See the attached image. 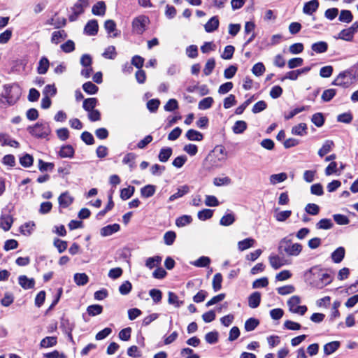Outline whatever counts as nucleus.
Listing matches in <instances>:
<instances>
[{
	"mask_svg": "<svg viewBox=\"0 0 358 358\" xmlns=\"http://www.w3.org/2000/svg\"><path fill=\"white\" fill-rule=\"evenodd\" d=\"M306 280L313 287L321 289L331 282V278L319 266H313L304 273Z\"/></svg>",
	"mask_w": 358,
	"mask_h": 358,
	"instance_id": "1",
	"label": "nucleus"
},
{
	"mask_svg": "<svg viewBox=\"0 0 358 358\" xmlns=\"http://www.w3.org/2000/svg\"><path fill=\"white\" fill-rule=\"evenodd\" d=\"M21 89L15 84L5 85L3 92L1 94L0 103L2 106L14 105L21 96Z\"/></svg>",
	"mask_w": 358,
	"mask_h": 358,
	"instance_id": "2",
	"label": "nucleus"
},
{
	"mask_svg": "<svg viewBox=\"0 0 358 358\" xmlns=\"http://www.w3.org/2000/svg\"><path fill=\"white\" fill-rule=\"evenodd\" d=\"M303 249L302 245L299 243H293L289 237H285L280 240L278 245V251L282 255L290 257H297Z\"/></svg>",
	"mask_w": 358,
	"mask_h": 358,
	"instance_id": "3",
	"label": "nucleus"
},
{
	"mask_svg": "<svg viewBox=\"0 0 358 358\" xmlns=\"http://www.w3.org/2000/svg\"><path fill=\"white\" fill-rule=\"evenodd\" d=\"M28 132L36 138H48L52 130L48 122H38L27 127Z\"/></svg>",
	"mask_w": 358,
	"mask_h": 358,
	"instance_id": "4",
	"label": "nucleus"
},
{
	"mask_svg": "<svg viewBox=\"0 0 358 358\" xmlns=\"http://www.w3.org/2000/svg\"><path fill=\"white\" fill-rule=\"evenodd\" d=\"M301 299L298 296H292L287 301V306L289 310L292 313L303 315L307 311V307L306 306H300Z\"/></svg>",
	"mask_w": 358,
	"mask_h": 358,
	"instance_id": "5",
	"label": "nucleus"
},
{
	"mask_svg": "<svg viewBox=\"0 0 358 358\" xmlns=\"http://www.w3.org/2000/svg\"><path fill=\"white\" fill-rule=\"evenodd\" d=\"M150 22L147 16L139 15L135 17L132 22L133 31L137 34H142L146 29V27Z\"/></svg>",
	"mask_w": 358,
	"mask_h": 358,
	"instance_id": "6",
	"label": "nucleus"
},
{
	"mask_svg": "<svg viewBox=\"0 0 358 358\" xmlns=\"http://www.w3.org/2000/svg\"><path fill=\"white\" fill-rule=\"evenodd\" d=\"M210 157H214L215 159L213 162V165L216 167L220 166L224 163L227 158V152L222 145L216 146L213 151V155H210Z\"/></svg>",
	"mask_w": 358,
	"mask_h": 358,
	"instance_id": "7",
	"label": "nucleus"
},
{
	"mask_svg": "<svg viewBox=\"0 0 358 358\" xmlns=\"http://www.w3.org/2000/svg\"><path fill=\"white\" fill-rule=\"evenodd\" d=\"M352 73L349 71H343L336 77L332 85L343 87H348L352 83Z\"/></svg>",
	"mask_w": 358,
	"mask_h": 358,
	"instance_id": "8",
	"label": "nucleus"
},
{
	"mask_svg": "<svg viewBox=\"0 0 358 358\" xmlns=\"http://www.w3.org/2000/svg\"><path fill=\"white\" fill-rule=\"evenodd\" d=\"M120 229L118 224H113L102 227L100 230V234L103 237H106L113 235L117 232Z\"/></svg>",
	"mask_w": 358,
	"mask_h": 358,
	"instance_id": "9",
	"label": "nucleus"
},
{
	"mask_svg": "<svg viewBox=\"0 0 358 358\" xmlns=\"http://www.w3.org/2000/svg\"><path fill=\"white\" fill-rule=\"evenodd\" d=\"M190 191L189 187L187 185H184L182 186H180L177 189V192L170 196L169 198V201L172 202L175 201L176 199H180L185 196V194H188Z\"/></svg>",
	"mask_w": 358,
	"mask_h": 358,
	"instance_id": "10",
	"label": "nucleus"
},
{
	"mask_svg": "<svg viewBox=\"0 0 358 358\" xmlns=\"http://www.w3.org/2000/svg\"><path fill=\"white\" fill-rule=\"evenodd\" d=\"M274 212V217L278 222H285L291 215L292 210H280L278 208H276L273 210Z\"/></svg>",
	"mask_w": 358,
	"mask_h": 358,
	"instance_id": "11",
	"label": "nucleus"
},
{
	"mask_svg": "<svg viewBox=\"0 0 358 358\" xmlns=\"http://www.w3.org/2000/svg\"><path fill=\"white\" fill-rule=\"evenodd\" d=\"M99 25L96 20H90L84 28V31L89 36H95L98 32Z\"/></svg>",
	"mask_w": 358,
	"mask_h": 358,
	"instance_id": "12",
	"label": "nucleus"
},
{
	"mask_svg": "<svg viewBox=\"0 0 358 358\" xmlns=\"http://www.w3.org/2000/svg\"><path fill=\"white\" fill-rule=\"evenodd\" d=\"M13 223V218L10 215H1L0 217V227L5 231H8Z\"/></svg>",
	"mask_w": 358,
	"mask_h": 358,
	"instance_id": "13",
	"label": "nucleus"
},
{
	"mask_svg": "<svg viewBox=\"0 0 358 358\" xmlns=\"http://www.w3.org/2000/svg\"><path fill=\"white\" fill-rule=\"evenodd\" d=\"M18 282L20 285L24 289L34 288L35 285V280L34 278H29L24 275H20L18 278Z\"/></svg>",
	"mask_w": 358,
	"mask_h": 358,
	"instance_id": "14",
	"label": "nucleus"
},
{
	"mask_svg": "<svg viewBox=\"0 0 358 358\" xmlns=\"http://www.w3.org/2000/svg\"><path fill=\"white\" fill-rule=\"evenodd\" d=\"M268 261L271 266L275 270L280 268L285 264L282 259L279 255L275 254H272L268 257Z\"/></svg>",
	"mask_w": 358,
	"mask_h": 358,
	"instance_id": "15",
	"label": "nucleus"
},
{
	"mask_svg": "<svg viewBox=\"0 0 358 358\" xmlns=\"http://www.w3.org/2000/svg\"><path fill=\"white\" fill-rule=\"evenodd\" d=\"M73 201V198L68 192L62 193L58 198V202L61 207L67 208Z\"/></svg>",
	"mask_w": 358,
	"mask_h": 358,
	"instance_id": "16",
	"label": "nucleus"
},
{
	"mask_svg": "<svg viewBox=\"0 0 358 358\" xmlns=\"http://www.w3.org/2000/svg\"><path fill=\"white\" fill-rule=\"evenodd\" d=\"M256 241L252 238H247L244 240L240 241L237 243L238 250L243 252L254 246Z\"/></svg>",
	"mask_w": 358,
	"mask_h": 358,
	"instance_id": "17",
	"label": "nucleus"
},
{
	"mask_svg": "<svg viewBox=\"0 0 358 358\" xmlns=\"http://www.w3.org/2000/svg\"><path fill=\"white\" fill-rule=\"evenodd\" d=\"M345 254V248L343 247H338L331 253V257L334 263L338 264L344 259Z\"/></svg>",
	"mask_w": 358,
	"mask_h": 358,
	"instance_id": "18",
	"label": "nucleus"
},
{
	"mask_svg": "<svg viewBox=\"0 0 358 358\" xmlns=\"http://www.w3.org/2000/svg\"><path fill=\"white\" fill-rule=\"evenodd\" d=\"M219 27V20L217 16L212 17L204 25L205 31L208 33L215 31Z\"/></svg>",
	"mask_w": 358,
	"mask_h": 358,
	"instance_id": "19",
	"label": "nucleus"
},
{
	"mask_svg": "<svg viewBox=\"0 0 358 358\" xmlns=\"http://www.w3.org/2000/svg\"><path fill=\"white\" fill-rule=\"evenodd\" d=\"M319 6L317 0H311L305 3L303 11L304 13L311 15L317 10Z\"/></svg>",
	"mask_w": 358,
	"mask_h": 358,
	"instance_id": "20",
	"label": "nucleus"
},
{
	"mask_svg": "<svg viewBox=\"0 0 358 358\" xmlns=\"http://www.w3.org/2000/svg\"><path fill=\"white\" fill-rule=\"evenodd\" d=\"M106 6L103 1H98L92 6V12L95 15L103 16L105 15Z\"/></svg>",
	"mask_w": 358,
	"mask_h": 358,
	"instance_id": "21",
	"label": "nucleus"
},
{
	"mask_svg": "<svg viewBox=\"0 0 358 358\" xmlns=\"http://www.w3.org/2000/svg\"><path fill=\"white\" fill-rule=\"evenodd\" d=\"M75 150L70 145H64L61 148L59 155L62 158H72L74 155Z\"/></svg>",
	"mask_w": 358,
	"mask_h": 358,
	"instance_id": "22",
	"label": "nucleus"
},
{
	"mask_svg": "<svg viewBox=\"0 0 358 358\" xmlns=\"http://www.w3.org/2000/svg\"><path fill=\"white\" fill-rule=\"evenodd\" d=\"M261 294L258 292L252 293L248 299V305L252 308H256L259 306Z\"/></svg>",
	"mask_w": 358,
	"mask_h": 358,
	"instance_id": "23",
	"label": "nucleus"
},
{
	"mask_svg": "<svg viewBox=\"0 0 358 358\" xmlns=\"http://www.w3.org/2000/svg\"><path fill=\"white\" fill-rule=\"evenodd\" d=\"M89 6V0H78L73 5L71 10H75L76 13L82 14L85 8Z\"/></svg>",
	"mask_w": 358,
	"mask_h": 358,
	"instance_id": "24",
	"label": "nucleus"
},
{
	"mask_svg": "<svg viewBox=\"0 0 358 358\" xmlns=\"http://www.w3.org/2000/svg\"><path fill=\"white\" fill-rule=\"evenodd\" d=\"M287 179L286 173H280L278 174H272L269 177V182L271 185H275L278 183L284 182Z\"/></svg>",
	"mask_w": 358,
	"mask_h": 358,
	"instance_id": "25",
	"label": "nucleus"
},
{
	"mask_svg": "<svg viewBox=\"0 0 358 358\" xmlns=\"http://www.w3.org/2000/svg\"><path fill=\"white\" fill-rule=\"evenodd\" d=\"M340 347L338 341H332L327 343L324 346V352L326 355H329L336 352Z\"/></svg>",
	"mask_w": 358,
	"mask_h": 358,
	"instance_id": "26",
	"label": "nucleus"
},
{
	"mask_svg": "<svg viewBox=\"0 0 358 358\" xmlns=\"http://www.w3.org/2000/svg\"><path fill=\"white\" fill-rule=\"evenodd\" d=\"M185 136L189 141H201L203 138V134L194 129H189L187 131Z\"/></svg>",
	"mask_w": 358,
	"mask_h": 358,
	"instance_id": "27",
	"label": "nucleus"
},
{
	"mask_svg": "<svg viewBox=\"0 0 358 358\" xmlns=\"http://www.w3.org/2000/svg\"><path fill=\"white\" fill-rule=\"evenodd\" d=\"M235 220L236 217L234 213H227L221 217L220 224L225 227L230 226L235 222Z\"/></svg>",
	"mask_w": 358,
	"mask_h": 358,
	"instance_id": "28",
	"label": "nucleus"
},
{
	"mask_svg": "<svg viewBox=\"0 0 358 358\" xmlns=\"http://www.w3.org/2000/svg\"><path fill=\"white\" fill-rule=\"evenodd\" d=\"M50 66L49 60L45 57H43L41 58L38 66L37 68V71L39 74H45L48 70Z\"/></svg>",
	"mask_w": 358,
	"mask_h": 358,
	"instance_id": "29",
	"label": "nucleus"
},
{
	"mask_svg": "<svg viewBox=\"0 0 358 358\" xmlns=\"http://www.w3.org/2000/svg\"><path fill=\"white\" fill-rule=\"evenodd\" d=\"M162 262V257L160 256H154L149 257L145 260V266L149 269H152L155 267L158 266Z\"/></svg>",
	"mask_w": 358,
	"mask_h": 358,
	"instance_id": "30",
	"label": "nucleus"
},
{
	"mask_svg": "<svg viewBox=\"0 0 358 358\" xmlns=\"http://www.w3.org/2000/svg\"><path fill=\"white\" fill-rule=\"evenodd\" d=\"M192 222V217L190 215H184L176 218V225L178 227H183L189 224Z\"/></svg>",
	"mask_w": 358,
	"mask_h": 358,
	"instance_id": "31",
	"label": "nucleus"
},
{
	"mask_svg": "<svg viewBox=\"0 0 358 358\" xmlns=\"http://www.w3.org/2000/svg\"><path fill=\"white\" fill-rule=\"evenodd\" d=\"M104 27L108 34H113L111 36L116 37L118 33L115 32L116 31V24L112 20H108L105 22Z\"/></svg>",
	"mask_w": 358,
	"mask_h": 358,
	"instance_id": "32",
	"label": "nucleus"
},
{
	"mask_svg": "<svg viewBox=\"0 0 358 358\" xmlns=\"http://www.w3.org/2000/svg\"><path fill=\"white\" fill-rule=\"evenodd\" d=\"M172 155V149L171 148H164L160 150L159 153V160L161 162H166Z\"/></svg>",
	"mask_w": 358,
	"mask_h": 358,
	"instance_id": "33",
	"label": "nucleus"
},
{
	"mask_svg": "<svg viewBox=\"0 0 358 358\" xmlns=\"http://www.w3.org/2000/svg\"><path fill=\"white\" fill-rule=\"evenodd\" d=\"M334 146V143L332 141L327 140L322 148L318 150V155L320 157H323L327 153H329Z\"/></svg>",
	"mask_w": 358,
	"mask_h": 358,
	"instance_id": "34",
	"label": "nucleus"
},
{
	"mask_svg": "<svg viewBox=\"0 0 358 358\" xmlns=\"http://www.w3.org/2000/svg\"><path fill=\"white\" fill-rule=\"evenodd\" d=\"M307 126L305 123H300L292 129V134L303 136L306 134Z\"/></svg>",
	"mask_w": 358,
	"mask_h": 358,
	"instance_id": "35",
	"label": "nucleus"
},
{
	"mask_svg": "<svg viewBox=\"0 0 358 358\" xmlns=\"http://www.w3.org/2000/svg\"><path fill=\"white\" fill-rule=\"evenodd\" d=\"M190 264L196 267H206L210 264V259L208 257L202 256Z\"/></svg>",
	"mask_w": 358,
	"mask_h": 358,
	"instance_id": "36",
	"label": "nucleus"
},
{
	"mask_svg": "<svg viewBox=\"0 0 358 358\" xmlns=\"http://www.w3.org/2000/svg\"><path fill=\"white\" fill-rule=\"evenodd\" d=\"M156 188L155 185H148L141 188V194L143 197L149 198L154 195Z\"/></svg>",
	"mask_w": 358,
	"mask_h": 358,
	"instance_id": "37",
	"label": "nucleus"
},
{
	"mask_svg": "<svg viewBox=\"0 0 358 358\" xmlns=\"http://www.w3.org/2000/svg\"><path fill=\"white\" fill-rule=\"evenodd\" d=\"M354 34L352 32L350 29H345L340 31L337 38L345 41H351L354 38Z\"/></svg>",
	"mask_w": 358,
	"mask_h": 358,
	"instance_id": "38",
	"label": "nucleus"
},
{
	"mask_svg": "<svg viewBox=\"0 0 358 358\" xmlns=\"http://www.w3.org/2000/svg\"><path fill=\"white\" fill-rule=\"evenodd\" d=\"M57 344V338L55 336H47L42 339L40 346L43 348L55 346Z\"/></svg>",
	"mask_w": 358,
	"mask_h": 358,
	"instance_id": "39",
	"label": "nucleus"
},
{
	"mask_svg": "<svg viewBox=\"0 0 358 358\" xmlns=\"http://www.w3.org/2000/svg\"><path fill=\"white\" fill-rule=\"evenodd\" d=\"M312 50L317 53H324L327 50L328 45L324 41L315 43L311 46Z\"/></svg>",
	"mask_w": 358,
	"mask_h": 358,
	"instance_id": "40",
	"label": "nucleus"
},
{
	"mask_svg": "<svg viewBox=\"0 0 358 358\" xmlns=\"http://www.w3.org/2000/svg\"><path fill=\"white\" fill-rule=\"evenodd\" d=\"M214 103V100L212 97L208 96L201 99L198 104V108L199 110H206L210 108L213 103Z\"/></svg>",
	"mask_w": 358,
	"mask_h": 358,
	"instance_id": "41",
	"label": "nucleus"
},
{
	"mask_svg": "<svg viewBox=\"0 0 358 358\" xmlns=\"http://www.w3.org/2000/svg\"><path fill=\"white\" fill-rule=\"evenodd\" d=\"M66 37V34L64 30L55 31L52 34L51 41L53 43L58 44L62 40Z\"/></svg>",
	"mask_w": 358,
	"mask_h": 358,
	"instance_id": "42",
	"label": "nucleus"
},
{
	"mask_svg": "<svg viewBox=\"0 0 358 358\" xmlns=\"http://www.w3.org/2000/svg\"><path fill=\"white\" fill-rule=\"evenodd\" d=\"M333 226L334 224L332 221L327 218L322 219L316 224V228L317 229H330Z\"/></svg>",
	"mask_w": 358,
	"mask_h": 358,
	"instance_id": "43",
	"label": "nucleus"
},
{
	"mask_svg": "<svg viewBox=\"0 0 358 358\" xmlns=\"http://www.w3.org/2000/svg\"><path fill=\"white\" fill-rule=\"evenodd\" d=\"M247 129V124L245 121L238 120L236 121L233 126L232 130L234 134H242Z\"/></svg>",
	"mask_w": 358,
	"mask_h": 358,
	"instance_id": "44",
	"label": "nucleus"
},
{
	"mask_svg": "<svg viewBox=\"0 0 358 358\" xmlns=\"http://www.w3.org/2000/svg\"><path fill=\"white\" fill-rule=\"evenodd\" d=\"M102 56L106 59H114L117 56L115 47L113 45L107 47L102 53Z\"/></svg>",
	"mask_w": 358,
	"mask_h": 358,
	"instance_id": "45",
	"label": "nucleus"
},
{
	"mask_svg": "<svg viewBox=\"0 0 358 358\" xmlns=\"http://www.w3.org/2000/svg\"><path fill=\"white\" fill-rule=\"evenodd\" d=\"M97 103V99L96 98H88L84 100L83 107V108L89 112L94 109Z\"/></svg>",
	"mask_w": 358,
	"mask_h": 358,
	"instance_id": "46",
	"label": "nucleus"
},
{
	"mask_svg": "<svg viewBox=\"0 0 358 358\" xmlns=\"http://www.w3.org/2000/svg\"><path fill=\"white\" fill-rule=\"evenodd\" d=\"M222 275L220 273L214 275L212 282L213 289L215 292L219 291L222 288Z\"/></svg>",
	"mask_w": 358,
	"mask_h": 358,
	"instance_id": "47",
	"label": "nucleus"
},
{
	"mask_svg": "<svg viewBox=\"0 0 358 358\" xmlns=\"http://www.w3.org/2000/svg\"><path fill=\"white\" fill-rule=\"evenodd\" d=\"M89 278L85 273H76L74 281L78 286H83L88 282Z\"/></svg>",
	"mask_w": 358,
	"mask_h": 358,
	"instance_id": "48",
	"label": "nucleus"
},
{
	"mask_svg": "<svg viewBox=\"0 0 358 358\" xmlns=\"http://www.w3.org/2000/svg\"><path fill=\"white\" fill-rule=\"evenodd\" d=\"M83 90L89 94H95L98 90V87L92 82H87L83 85Z\"/></svg>",
	"mask_w": 358,
	"mask_h": 358,
	"instance_id": "49",
	"label": "nucleus"
},
{
	"mask_svg": "<svg viewBox=\"0 0 358 358\" xmlns=\"http://www.w3.org/2000/svg\"><path fill=\"white\" fill-rule=\"evenodd\" d=\"M103 307L101 305L94 304L89 306L87 308V312L90 316H96L102 313Z\"/></svg>",
	"mask_w": 358,
	"mask_h": 358,
	"instance_id": "50",
	"label": "nucleus"
},
{
	"mask_svg": "<svg viewBox=\"0 0 358 358\" xmlns=\"http://www.w3.org/2000/svg\"><path fill=\"white\" fill-rule=\"evenodd\" d=\"M35 224L33 222H29L24 224L20 227L21 233L25 236H30L34 229Z\"/></svg>",
	"mask_w": 358,
	"mask_h": 358,
	"instance_id": "51",
	"label": "nucleus"
},
{
	"mask_svg": "<svg viewBox=\"0 0 358 358\" xmlns=\"http://www.w3.org/2000/svg\"><path fill=\"white\" fill-rule=\"evenodd\" d=\"M168 302L169 304L174 305L176 308H179L183 304V301H180L178 296L172 292H169Z\"/></svg>",
	"mask_w": 358,
	"mask_h": 358,
	"instance_id": "52",
	"label": "nucleus"
},
{
	"mask_svg": "<svg viewBox=\"0 0 358 358\" xmlns=\"http://www.w3.org/2000/svg\"><path fill=\"white\" fill-rule=\"evenodd\" d=\"M135 187L134 186H129L127 188H124L120 192V197L122 200H127L134 193Z\"/></svg>",
	"mask_w": 358,
	"mask_h": 358,
	"instance_id": "53",
	"label": "nucleus"
},
{
	"mask_svg": "<svg viewBox=\"0 0 358 358\" xmlns=\"http://www.w3.org/2000/svg\"><path fill=\"white\" fill-rule=\"evenodd\" d=\"M336 94V90L335 89H328L323 92L322 94V99L324 102L330 101Z\"/></svg>",
	"mask_w": 358,
	"mask_h": 358,
	"instance_id": "54",
	"label": "nucleus"
},
{
	"mask_svg": "<svg viewBox=\"0 0 358 358\" xmlns=\"http://www.w3.org/2000/svg\"><path fill=\"white\" fill-rule=\"evenodd\" d=\"M231 183V180L229 177L225 176V177H218L215 178L213 180V184L214 185L217 187H220L223 185H229Z\"/></svg>",
	"mask_w": 358,
	"mask_h": 358,
	"instance_id": "55",
	"label": "nucleus"
},
{
	"mask_svg": "<svg viewBox=\"0 0 358 358\" xmlns=\"http://www.w3.org/2000/svg\"><path fill=\"white\" fill-rule=\"evenodd\" d=\"M353 16L352 13L348 10H343L339 15V20L343 22L349 23L352 22Z\"/></svg>",
	"mask_w": 358,
	"mask_h": 358,
	"instance_id": "56",
	"label": "nucleus"
},
{
	"mask_svg": "<svg viewBox=\"0 0 358 358\" xmlns=\"http://www.w3.org/2000/svg\"><path fill=\"white\" fill-rule=\"evenodd\" d=\"M213 210L211 209H203L197 213V217L200 220L204 221L212 217Z\"/></svg>",
	"mask_w": 358,
	"mask_h": 358,
	"instance_id": "57",
	"label": "nucleus"
},
{
	"mask_svg": "<svg viewBox=\"0 0 358 358\" xmlns=\"http://www.w3.org/2000/svg\"><path fill=\"white\" fill-rule=\"evenodd\" d=\"M136 159V155L134 153H127L123 158L122 159V162L124 164H127L129 165V166L130 167L131 169H133L134 166H135V163H134V160Z\"/></svg>",
	"mask_w": 358,
	"mask_h": 358,
	"instance_id": "58",
	"label": "nucleus"
},
{
	"mask_svg": "<svg viewBox=\"0 0 358 358\" xmlns=\"http://www.w3.org/2000/svg\"><path fill=\"white\" fill-rule=\"evenodd\" d=\"M38 169L41 172L52 171L55 167V164L51 162H45L42 159H38Z\"/></svg>",
	"mask_w": 358,
	"mask_h": 358,
	"instance_id": "59",
	"label": "nucleus"
},
{
	"mask_svg": "<svg viewBox=\"0 0 358 358\" xmlns=\"http://www.w3.org/2000/svg\"><path fill=\"white\" fill-rule=\"evenodd\" d=\"M149 294L155 303H159L162 299V293L159 289H150Z\"/></svg>",
	"mask_w": 358,
	"mask_h": 358,
	"instance_id": "60",
	"label": "nucleus"
},
{
	"mask_svg": "<svg viewBox=\"0 0 358 358\" xmlns=\"http://www.w3.org/2000/svg\"><path fill=\"white\" fill-rule=\"evenodd\" d=\"M259 320L255 318H250L245 323V329L247 331L254 330L259 324Z\"/></svg>",
	"mask_w": 358,
	"mask_h": 358,
	"instance_id": "61",
	"label": "nucleus"
},
{
	"mask_svg": "<svg viewBox=\"0 0 358 358\" xmlns=\"http://www.w3.org/2000/svg\"><path fill=\"white\" fill-rule=\"evenodd\" d=\"M176 238V234L173 231H169L164 235V243L167 245H171Z\"/></svg>",
	"mask_w": 358,
	"mask_h": 358,
	"instance_id": "62",
	"label": "nucleus"
},
{
	"mask_svg": "<svg viewBox=\"0 0 358 358\" xmlns=\"http://www.w3.org/2000/svg\"><path fill=\"white\" fill-rule=\"evenodd\" d=\"M13 294L10 292H6L1 300V304L4 307H8L13 303Z\"/></svg>",
	"mask_w": 358,
	"mask_h": 358,
	"instance_id": "63",
	"label": "nucleus"
},
{
	"mask_svg": "<svg viewBox=\"0 0 358 358\" xmlns=\"http://www.w3.org/2000/svg\"><path fill=\"white\" fill-rule=\"evenodd\" d=\"M265 70L266 69L263 63L258 62L253 66L252 72L256 76H261L264 73Z\"/></svg>",
	"mask_w": 358,
	"mask_h": 358,
	"instance_id": "64",
	"label": "nucleus"
}]
</instances>
